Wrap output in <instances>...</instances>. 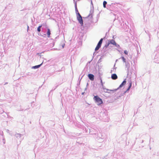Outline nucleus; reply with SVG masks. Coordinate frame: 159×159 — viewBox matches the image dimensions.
Listing matches in <instances>:
<instances>
[{
    "label": "nucleus",
    "instance_id": "14",
    "mask_svg": "<svg viewBox=\"0 0 159 159\" xmlns=\"http://www.w3.org/2000/svg\"><path fill=\"white\" fill-rule=\"evenodd\" d=\"M131 85H132V82H129V85L127 89V90H129V89H130V88H131Z\"/></svg>",
    "mask_w": 159,
    "mask_h": 159
},
{
    "label": "nucleus",
    "instance_id": "3",
    "mask_svg": "<svg viewBox=\"0 0 159 159\" xmlns=\"http://www.w3.org/2000/svg\"><path fill=\"white\" fill-rule=\"evenodd\" d=\"M110 44H111L115 46L117 45V44L115 41L113 39H112L108 40V43L105 45V47L106 48Z\"/></svg>",
    "mask_w": 159,
    "mask_h": 159
},
{
    "label": "nucleus",
    "instance_id": "12",
    "mask_svg": "<svg viewBox=\"0 0 159 159\" xmlns=\"http://www.w3.org/2000/svg\"><path fill=\"white\" fill-rule=\"evenodd\" d=\"M121 59L124 62H126V60L124 57H121Z\"/></svg>",
    "mask_w": 159,
    "mask_h": 159
},
{
    "label": "nucleus",
    "instance_id": "1",
    "mask_svg": "<svg viewBox=\"0 0 159 159\" xmlns=\"http://www.w3.org/2000/svg\"><path fill=\"white\" fill-rule=\"evenodd\" d=\"M93 99L98 105H100L103 103L102 100L98 96H94Z\"/></svg>",
    "mask_w": 159,
    "mask_h": 159
},
{
    "label": "nucleus",
    "instance_id": "7",
    "mask_svg": "<svg viewBox=\"0 0 159 159\" xmlns=\"http://www.w3.org/2000/svg\"><path fill=\"white\" fill-rule=\"evenodd\" d=\"M88 77L89 78V79L91 80H94V76L92 74H89L88 75Z\"/></svg>",
    "mask_w": 159,
    "mask_h": 159
},
{
    "label": "nucleus",
    "instance_id": "8",
    "mask_svg": "<svg viewBox=\"0 0 159 159\" xmlns=\"http://www.w3.org/2000/svg\"><path fill=\"white\" fill-rule=\"evenodd\" d=\"M47 34L48 35V38L50 37V35L51 34V32L50 30L49 29H47Z\"/></svg>",
    "mask_w": 159,
    "mask_h": 159
},
{
    "label": "nucleus",
    "instance_id": "9",
    "mask_svg": "<svg viewBox=\"0 0 159 159\" xmlns=\"http://www.w3.org/2000/svg\"><path fill=\"white\" fill-rule=\"evenodd\" d=\"M126 83V81L125 80H124L123 81L122 83L120 84L119 86L120 88L122 87L123 85H124Z\"/></svg>",
    "mask_w": 159,
    "mask_h": 159
},
{
    "label": "nucleus",
    "instance_id": "5",
    "mask_svg": "<svg viewBox=\"0 0 159 159\" xmlns=\"http://www.w3.org/2000/svg\"><path fill=\"white\" fill-rule=\"evenodd\" d=\"M103 89L104 91V92L107 93H109V92H107V91H110L111 92H115L117 90V89H113V90H109V89L105 88L104 87H103Z\"/></svg>",
    "mask_w": 159,
    "mask_h": 159
},
{
    "label": "nucleus",
    "instance_id": "16",
    "mask_svg": "<svg viewBox=\"0 0 159 159\" xmlns=\"http://www.w3.org/2000/svg\"><path fill=\"white\" fill-rule=\"evenodd\" d=\"M75 9H76V11H77L78 13V12H78V10H77V7H76H76H75Z\"/></svg>",
    "mask_w": 159,
    "mask_h": 159
},
{
    "label": "nucleus",
    "instance_id": "13",
    "mask_svg": "<svg viewBox=\"0 0 159 159\" xmlns=\"http://www.w3.org/2000/svg\"><path fill=\"white\" fill-rule=\"evenodd\" d=\"M42 63L39 65L36 66H34V67L35 68H38L40 67V66L42 65Z\"/></svg>",
    "mask_w": 159,
    "mask_h": 159
},
{
    "label": "nucleus",
    "instance_id": "15",
    "mask_svg": "<svg viewBox=\"0 0 159 159\" xmlns=\"http://www.w3.org/2000/svg\"><path fill=\"white\" fill-rule=\"evenodd\" d=\"M124 53L126 54V55H127L128 54V52L126 51V50H125L124 51Z\"/></svg>",
    "mask_w": 159,
    "mask_h": 159
},
{
    "label": "nucleus",
    "instance_id": "2",
    "mask_svg": "<svg viewBox=\"0 0 159 159\" xmlns=\"http://www.w3.org/2000/svg\"><path fill=\"white\" fill-rule=\"evenodd\" d=\"M77 19L79 23L81 25H83V23L82 17L79 12L77 13Z\"/></svg>",
    "mask_w": 159,
    "mask_h": 159
},
{
    "label": "nucleus",
    "instance_id": "4",
    "mask_svg": "<svg viewBox=\"0 0 159 159\" xmlns=\"http://www.w3.org/2000/svg\"><path fill=\"white\" fill-rule=\"evenodd\" d=\"M103 39L102 38L100 40L99 42H98L97 46L95 48V50L96 51L98 50L99 48L101 47V44L102 42Z\"/></svg>",
    "mask_w": 159,
    "mask_h": 159
},
{
    "label": "nucleus",
    "instance_id": "6",
    "mask_svg": "<svg viewBox=\"0 0 159 159\" xmlns=\"http://www.w3.org/2000/svg\"><path fill=\"white\" fill-rule=\"evenodd\" d=\"M111 78L112 79L115 80L117 79L118 77L116 74H113L111 75Z\"/></svg>",
    "mask_w": 159,
    "mask_h": 159
},
{
    "label": "nucleus",
    "instance_id": "11",
    "mask_svg": "<svg viewBox=\"0 0 159 159\" xmlns=\"http://www.w3.org/2000/svg\"><path fill=\"white\" fill-rule=\"evenodd\" d=\"M107 2L106 1H104L103 2V6L104 8H106V5L107 4Z\"/></svg>",
    "mask_w": 159,
    "mask_h": 159
},
{
    "label": "nucleus",
    "instance_id": "10",
    "mask_svg": "<svg viewBox=\"0 0 159 159\" xmlns=\"http://www.w3.org/2000/svg\"><path fill=\"white\" fill-rule=\"evenodd\" d=\"M42 25H41L39 26V27H38V29H37V30L38 31V32H39L40 31H41L40 28L42 27Z\"/></svg>",
    "mask_w": 159,
    "mask_h": 159
}]
</instances>
